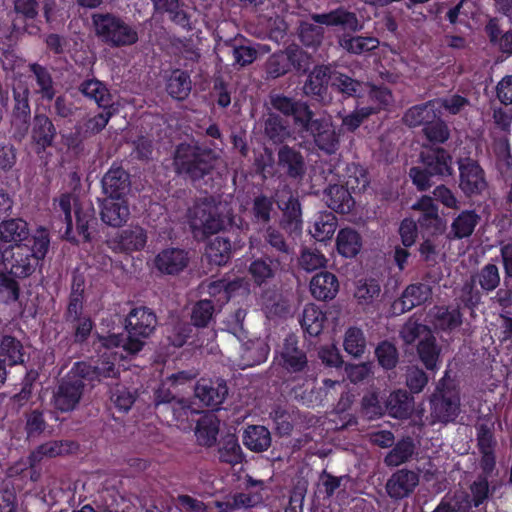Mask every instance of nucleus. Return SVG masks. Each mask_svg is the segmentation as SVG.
Listing matches in <instances>:
<instances>
[{"label": "nucleus", "mask_w": 512, "mask_h": 512, "mask_svg": "<svg viewBox=\"0 0 512 512\" xmlns=\"http://www.w3.org/2000/svg\"><path fill=\"white\" fill-rule=\"evenodd\" d=\"M118 360L117 354L105 352L92 362H75L58 383L53 395L54 407L61 412H71L79 405L86 386L94 388L106 380L118 379Z\"/></svg>", "instance_id": "f257e3e1"}, {"label": "nucleus", "mask_w": 512, "mask_h": 512, "mask_svg": "<svg viewBox=\"0 0 512 512\" xmlns=\"http://www.w3.org/2000/svg\"><path fill=\"white\" fill-rule=\"evenodd\" d=\"M219 162V157L212 149L198 145L180 143L174 151L173 165L177 175L205 193L221 186Z\"/></svg>", "instance_id": "f03ea898"}, {"label": "nucleus", "mask_w": 512, "mask_h": 512, "mask_svg": "<svg viewBox=\"0 0 512 512\" xmlns=\"http://www.w3.org/2000/svg\"><path fill=\"white\" fill-rule=\"evenodd\" d=\"M53 209L64 224L63 239L72 244L91 242L97 231L98 219L90 201H81L65 192L54 199Z\"/></svg>", "instance_id": "7ed1b4c3"}, {"label": "nucleus", "mask_w": 512, "mask_h": 512, "mask_svg": "<svg viewBox=\"0 0 512 512\" xmlns=\"http://www.w3.org/2000/svg\"><path fill=\"white\" fill-rule=\"evenodd\" d=\"M158 321L155 312L146 306L132 308L123 321L124 334H112L106 339L107 347H122L130 354L140 352L145 340L155 331Z\"/></svg>", "instance_id": "20e7f679"}, {"label": "nucleus", "mask_w": 512, "mask_h": 512, "mask_svg": "<svg viewBox=\"0 0 512 512\" xmlns=\"http://www.w3.org/2000/svg\"><path fill=\"white\" fill-rule=\"evenodd\" d=\"M49 247L50 237L47 230H37L27 243L18 244L12 249L9 270L19 279L30 277L41 266Z\"/></svg>", "instance_id": "39448f33"}, {"label": "nucleus", "mask_w": 512, "mask_h": 512, "mask_svg": "<svg viewBox=\"0 0 512 512\" xmlns=\"http://www.w3.org/2000/svg\"><path fill=\"white\" fill-rule=\"evenodd\" d=\"M189 213L191 228L196 235L201 233L206 238L219 232L230 234V231H227L228 227L239 231V228L234 229L232 217L219 212V207L212 196L198 201Z\"/></svg>", "instance_id": "423d86ee"}, {"label": "nucleus", "mask_w": 512, "mask_h": 512, "mask_svg": "<svg viewBox=\"0 0 512 512\" xmlns=\"http://www.w3.org/2000/svg\"><path fill=\"white\" fill-rule=\"evenodd\" d=\"M279 366L294 379L301 378L308 369L307 350L299 336L289 333L275 352Z\"/></svg>", "instance_id": "0eeeda50"}, {"label": "nucleus", "mask_w": 512, "mask_h": 512, "mask_svg": "<svg viewBox=\"0 0 512 512\" xmlns=\"http://www.w3.org/2000/svg\"><path fill=\"white\" fill-rule=\"evenodd\" d=\"M355 173H358L357 176H348L346 185H329V187L325 190V201L327 206L341 214L350 213L355 205V200L351 196L349 189L355 191L365 190L368 185L367 172L363 168L355 167Z\"/></svg>", "instance_id": "6e6552de"}, {"label": "nucleus", "mask_w": 512, "mask_h": 512, "mask_svg": "<svg viewBox=\"0 0 512 512\" xmlns=\"http://www.w3.org/2000/svg\"><path fill=\"white\" fill-rule=\"evenodd\" d=\"M93 24L97 36L110 45L127 46L138 40L135 28L113 15L95 14Z\"/></svg>", "instance_id": "1a4fd4ad"}, {"label": "nucleus", "mask_w": 512, "mask_h": 512, "mask_svg": "<svg viewBox=\"0 0 512 512\" xmlns=\"http://www.w3.org/2000/svg\"><path fill=\"white\" fill-rule=\"evenodd\" d=\"M459 187L467 197L480 195L487 187L485 172L479 163L471 158L458 160Z\"/></svg>", "instance_id": "9d476101"}, {"label": "nucleus", "mask_w": 512, "mask_h": 512, "mask_svg": "<svg viewBox=\"0 0 512 512\" xmlns=\"http://www.w3.org/2000/svg\"><path fill=\"white\" fill-rule=\"evenodd\" d=\"M147 231L139 225H130L118 230L108 239V247L115 253L132 254L144 249L147 243Z\"/></svg>", "instance_id": "9b49d317"}, {"label": "nucleus", "mask_w": 512, "mask_h": 512, "mask_svg": "<svg viewBox=\"0 0 512 512\" xmlns=\"http://www.w3.org/2000/svg\"><path fill=\"white\" fill-rule=\"evenodd\" d=\"M63 319L68 327L71 339L75 344L85 343L95 327V323L88 312H85L84 306H67Z\"/></svg>", "instance_id": "f8f14e48"}, {"label": "nucleus", "mask_w": 512, "mask_h": 512, "mask_svg": "<svg viewBox=\"0 0 512 512\" xmlns=\"http://www.w3.org/2000/svg\"><path fill=\"white\" fill-rule=\"evenodd\" d=\"M432 417L443 424L454 422L460 412V398L450 390H439L430 399Z\"/></svg>", "instance_id": "ddd939ff"}, {"label": "nucleus", "mask_w": 512, "mask_h": 512, "mask_svg": "<svg viewBox=\"0 0 512 512\" xmlns=\"http://www.w3.org/2000/svg\"><path fill=\"white\" fill-rule=\"evenodd\" d=\"M189 252L181 248L162 249L154 258V267L163 275L177 276L189 265Z\"/></svg>", "instance_id": "4468645a"}, {"label": "nucleus", "mask_w": 512, "mask_h": 512, "mask_svg": "<svg viewBox=\"0 0 512 512\" xmlns=\"http://www.w3.org/2000/svg\"><path fill=\"white\" fill-rule=\"evenodd\" d=\"M419 158L434 176L450 177L454 174L452 156L444 148L423 146Z\"/></svg>", "instance_id": "2eb2a0df"}, {"label": "nucleus", "mask_w": 512, "mask_h": 512, "mask_svg": "<svg viewBox=\"0 0 512 512\" xmlns=\"http://www.w3.org/2000/svg\"><path fill=\"white\" fill-rule=\"evenodd\" d=\"M419 484L418 473L403 468L395 471L387 480L385 489L393 500H402L409 497Z\"/></svg>", "instance_id": "dca6fc26"}, {"label": "nucleus", "mask_w": 512, "mask_h": 512, "mask_svg": "<svg viewBox=\"0 0 512 512\" xmlns=\"http://www.w3.org/2000/svg\"><path fill=\"white\" fill-rule=\"evenodd\" d=\"M432 289L426 283H414L408 285L401 296L396 299L391 309L393 314L400 315L407 311L412 310L414 307L424 304L431 298Z\"/></svg>", "instance_id": "f3484780"}, {"label": "nucleus", "mask_w": 512, "mask_h": 512, "mask_svg": "<svg viewBox=\"0 0 512 512\" xmlns=\"http://www.w3.org/2000/svg\"><path fill=\"white\" fill-rule=\"evenodd\" d=\"M365 87L369 89V98L374 106L358 108L352 114L344 116L343 125L348 128H357L375 110L389 105L392 101V95L386 88L369 87L368 85Z\"/></svg>", "instance_id": "a211bd4d"}, {"label": "nucleus", "mask_w": 512, "mask_h": 512, "mask_svg": "<svg viewBox=\"0 0 512 512\" xmlns=\"http://www.w3.org/2000/svg\"><path fill=\"white\" fill-rule=\"evenodd\" d=\"M282 211L280 225L292 237H299L303 230L302 207L297 196L289 195L287 201L278 202Z\"/></svg>", "instance_id": "6ab92c4d"}, {"label": "nucleus", "mask_w": 512, "mask_h": 512, "mask_svg": "<svg viewBox=\"0 0 512 512\" xmlns=\"http://www.w3.org/2000/svg\"><path fill=\"white\" fill-rule=\"evenodd\" d=\"M103 193L108 198L127 199L130 192V175L121 167H111L101 180Z\"/></svg>", "instance_id": "aec40b11"}, {"label": "nucleus", "mask_w": 512, "mask_h": 512, "mask_svg": "<svg viewBox=\"0 0 512 512\" xmlns=\"http://www.w3.org/2000/svg\"><path fill=\"white\" fill-rule=\"evenodd\" d=\"M240 240L229 235L216 236L206 246L205 255L210 264L217 266L226 265L232 257V250L240 247Z\"/></svg>", "instance_id": "412c9836"}, {"label": "nucleus", "mask_w": 512, "mask_h": 512, "mask_svg": "<svg viewBox=\"0 0 512 512\" xmlns=\"http://www.w3.org/2000/svg\"><path fill=\"white\" fill-rule=\"evenodd\" d=\"M278 166L293 180L300 181L306 174V163L302 153L288 145L282 146L278 151Z\"/></svg>", "instance_id": "4be33fe9"}, {"label": "nucleus", "mask_w": 512, "mask_h": 512, "mask_svg": "<svg viewBox=\"0 0 512 512\" xmlns=\"http://www.w3.org/2000/svg\"><path fill=\"white\" fill-rule=\"evenodd\" d=\"M306 54L299 48H289L287 52L273 55L268 63V73L272 77H279L286 73L291 66L298 69L305 68Z\"/></svg>", "instance_id": "5701e85b"}, {"label": "nucleus", "mask_w": 512, "mask_h": 512, "mask_svg": "<svg viewBox=\"0 0 512 512\" xmlns=\"http://www.w3.org/2000/svg\"><path fill=\"white\" fill-rule=\"evenodd\" d=\"M101 220L111 227H121L130 216V209L127 199L104 198L100 203Z\"/></svg>", "instance_id": "b1692460"}, {"label": "nucleus", "mask_w": 512, "mask_h": 512, "mask_svg": "<svg viewBox=\"0 0 512 512\" xmlns=\"http://www.w3.org/2000/svg\"><path fill=\"white\" fill-rule=\"evenodd\" d=\"M283 261L272 257L268 250L263 255L254 259L249 265V274L257 286L267 284L280 270Z\"/></svg>", "instance_id": "393cba45"}, {"label": "nucleus", "mask_w": 512, "mask_h": 512, "mask_svg": "<svg viewBox=\"0 0 512 512\" xmlns=\"http://www.w3.org/2000/svg\"><path fill=\"white\" fill-rule=\"evenodd\" d=\"M271 104L274 109L284 115L293 116L296 124L302 125L304 128L314 127L315 121L312 119V113L305 104L294 103L291 99L281 95L272 96Z\"/></svg>", "instance_id": "a878e982"}, {"label": "nucleus", "mask_w": 512, "mask_h": 512, "mask_svg": "<svg viewBox=\"0 0 512 512\" xmlns=\"http://www.w3.org/2000/svg\"><path fill=\"white\" fill-rule=\"evenodd\" d=\"M309 288L315 299L319 301L332 300L339 291L338 278L329 271H321L312 277Z\"/></svg>", "instance_id": "bb28decb"}, {"label": "nucleus", "mask_w": 512, "mask_h": 512, "mask_svg": "<svg viewBox=\"0 0 512 512\" xmlns=\"http://www.w3.org/2000/svg\"><path fill=\"white\" fill-rule=\"evenodd\" d=\"M196 397L208 407H218L228 395V387L224 380L198 382L195 388Z\"/></svg>", "instance_id": "cd10ccee"}, {"label": "nucleus", "mask_w": 512, "mask_h": 512, "mask_svg": "<svg viewBox=\"0 0 512 512\" xmlns=\"http://www.w3.org/2000/svg\"><path fill=\"white\" fill-rule=\"evenodd\" d=\"M26 352L21 340L9 334L0 337V362L13 367L25 362Z\"/></svg>", "instance_id": "c85d7f7f"}, {"label": "nucleus", "mask_w": 512, "mask_h": 512, "mask_svg": "<svg viewBox=\"0 0 512 512\" xmlns=\"http://www.w3.org/2000/svg\"><path fill=\"white\" fill-rule=\"evenodd\" d=\"M28 223L22 218L4 219L0 222V240L4 243L24 244L28 242Z\"/></svg>", "instance_id": "c756f323"}, {"label": "nucleus", "mask_w": 512, "mask_h": 512, "mask_svg": "<svg viewBox=\"0 0 512 512\" xmlns=\"http://www.w3.org/2000/svg\"><path fill=\"white\" fill-rule=\"evenodd\" d=\"M220 429V420L215 414L209 413L201 416L195 428V436L200 446L210 448L217 442Z\"/></svg>", "instance_id": "7c9ffc66"}, {"label": "nucleus", "mask_w": 512, "mask_h": 512, "mask_svg": "<svg viewBox=\"0 0 512 512\" xmlns=\"http://www.w3.org/2000/svg\"><path fill=\"white\" fill-rule=\"evenodd\" d=\"M438 106L439 103L432 101L423 106L412 107L404 116L406 125L410 128L435 125L440 118Z\"/></svg>", "instance_id": "2f4dec72"}, {"label": "nucleus", "mask_w": 512, "mask_h": 512, "mask_svg": "<svg viewBox=\"0 0 512 512\" xmlns=\"http://www.w3.org/2000/svg\"><path fill=\"white\" fill-rule=\"evenodd\" d=\"M75 448L76 444L73 441L51 440L36 447L30 453V459L33 463L41 462L44 458H55L71 453Z\"/></svg>", "instance_id": "473e14b6"}, {"label": "nucleus", "mask_w": 512, "mask_h": 512, "mask_svg": "<svg viewBox=\"0 0 512 512\" xmlns=\"http://www.w3.org/2000/svg\"><path fill=\"white\" fill-rule=\"evenodd\" d=\"M469 492L456 489L446 493L432 512H471Z\"/></svg>", "instance_id": "72a5a7b5"}, {"label": "nucleus", "mask_w": 512, "mask_h": 512, "mask_svg": "<svg viewBox=\"0 0 512 512\" xmlns=\"http://www.w3.org/2000/svg\"><path fill=\"white\" fill-rule=\"evenodd\" d=\"M265 251L268 249V253L283 262L287 261L291 255L292 249L286 242L284 235L275 227L268 226L265 235Z\"/></svg>", "instance_id": "f704fd0d"}, {"label": "nucleus", "mask_w": 512, "mask_h": 512, "mask_svg": "<svg viewBox=\"0 0 512 512\" xmlns=\"http://www.w3.org/2000/svg\"><path fill=\"white\" fill-rule=\"evenodd\" d=\"M481 216L475 210H463L452 221L451 233L454 239H464L470 237L476 226L479 224Z\"/></svg>", "instance_id": "c9c22d12"}, {"label": "nucleus", "mask_w": 512, "mask_h": 512, "mask_svg": "<svg viewBox=\"0 0 512 512\" xmlns=\"http://www.w3.org/2000/svg\"><path fill=\"white\" fill-rule=\"evenodd\" d=\"M338 226V219L330 211H320L315 216L311 235L319 242H326L332 239Z\"/></svg>", "instance_id": "e433bc0d"}, {"label": "nucleus", "mask_w": 512, "mask_h": 512, "mask_svg": "<svg viewBox=\"0 0 512 512\" xmlns=\"http://www.w3.org/2000/svg\"><path fill=\"white\" fill-rule=\"evenodd\" d=\"M413 404V397L406 390L399 389L390 394L386 407L392 417L406 419L412 413Z\"/></svg>", "instance_id": "4c0bfd02"}, {"label": "nucleus", "mask_w": 512, "mask_h": 512, "mask_svg": "<svg viewBox=\"0 0 512 512\" xmlns=\"http://www.w3.org/2000/svg\"><path fill=\"white\" fill-rule=\"evenodd\" d=\"M336 247L340 255L346 258L355 257L362 248V237L355 229H340L336 238Z\"/></svg>", "instance_id": "58836bf2"}, {"label": "nucleus", "mask_w": 512, "mask_h": 512, "mask_svg": "<svg viewBox=\"0 0 512 512\" xmlns=\"http://www.w3.org/2000/svg\"><path fill=\"white\" fill-rule=\"evenodd\" d=\"M243 443L251 451H266L271 445L270 431L261 425L248 426L243 434Z\"/></svg>", "instance_id": "ea45409f"}, {"label": "nucleus", "mask_w": 512, "mask_h": 512, "mask_svg": "<svg viewBox=\"0 0 512 512\" xmlns=\"http://www.w3.org/2000/svg\"><path fill=\"white\" fill-rule=\"evenodd\" d=\"M417 353L420 361L427 370L434 371L440 355V349L437 345L436 338L432 333H428L420 339L417 344Z\"/></svg>", "instance_id": "a19ab883"}, {"label": "nucleus", "mask_w": 512, "mask_h": 512, "mask_svg": "<svg viewBox=\"0 0 512 512\" xmlns=\"http://www.w3.org/2000/svg\"><path fill=\"white\" fill-rule=\"evenodd\" d=\"M313 20L317 23L325 25H340L343 28L350 29L353 31L361 29V26L359 25L358 19L355 16V14L347 12L343 9H338L328 14L313 15Z\"/></svg>", "instance_id": "79ce46f5"}, {"label": "nucleus", "mask_w": 512, "mask_h": 512, "mask_svg": "<svg viewBox=\"0 0 512 512\" xmlns=\"http://www.w3.org/2000/svg\"><path fill=\"white\" fill-rule=\"evenodd\" d=\"M415 444L411 437L400 439L384 458V463L388 467H397L406 463L413 456Z\"/></svg>", "instance_id": "37998d69"}, {"label": "nucleus", "mask_w": 512, "mask_h": 512, "mask_svg": "<svg viewBox=\"0 0 512 512\" xmlns=\"http://www.w3.org/2000/svg\"><path fill=\"white\" fill-rule=\"evenodd\" d=\"M327 318L325 314L314 304L306 305L300 320L303 330L312 337L318 336Z\"/></svg>", "instance_id": "c03bdc74"}, {"label": "nucleus", "mask_w": 512, "mask_h": 512, "mask_svg": "<svg viewBox=\"0 0 512 512\" xmlns=\"http://www.w3.org/2000/svg\"><path fill=\"white\" fill-rule=\"evenodd\" d=\"M18 279L10 270L6 268L0 270V301L2 303L12 304L19 300L21 287Z\"/></svg>", "instance_id": "a18cd8bd"}, {"label": "nucleus", "mask_w": 512, "mask_h": 512, "mask_svg": "<svg viewBox=\"0 0 512 512\" xmlns=\"http://www.w3.org/2000/svg\"><path fill=\"white\" fill-rule=\"evenodd\" d=\"M367 340L363 330L356 326L349 327L344 335L343 347L347 354L361 358L366 351Z\"/></svg>", "instance_id": "49530a36"}, {"label": "nucleus", "mask_w": 512, "mask_h": 512, "mask_svg": "<svg viewBox=\"0 0 512 512\" xmlns=\"http://www.w3.org/2000/svg\"><path fill=\"white\" fill-rule=\"evenodd\" d=\"M274 213V199L264 194H260L253 199L251 216L256 224L266 226L272 220Z\"/></svg>", "instance_id": "de8ad7c7"}, {"label": "nucleus", "mask_w": 512, "mask_h": 512, "mask_svg": "<svg viewBox=\"0 0 512 512\" xmlns=\"http://www.w3.org/2000/svg\"><path fill=\"white\" fill-rule=\"evenodd\" d=\"M109 398L113 407L122 413H127L136 400V393L131 391L127 386L116 383L109 390Z\"/></svg>", "instance_id": "09e8293b"}, {"label": "nucleus", "mask_w": 512, "mask_h": 512, "mask_svg": "<svg viewBox=\"0 0 512 512\" xmlns=\"http://www.w3.org/2000/svg\"><path fill=\"white\" fill-rule=\"evenodd\" d=\"M219 460L222 463L236 465L242 462L243 452L235 435H227L218 448Z\"/></svg>", "instance_id": "8fccbe9b"}, {"label": "nucleus", "mask_w": 512, "mask_h": 512, "mask_svg": "<svg viewBox=\"0 0 512 512\" xmlns=\"http://www.w3.org/2000/svg\"><path fill=\"white\" fill-rule=\"evenodd\" d=\"M484 294H489L500 285L499 268L493 263L485 264L474 276Z\"/></svg>", "instance_id": "3c124183"}, {"label": "nucleus", "mask_w": 512, "mask_h": 512, "mask_svg": "<svg viewBox=\"0 0 512 512\" xmlns=\"http://www.w3.org/2000/svg\"><path fill=\"white\" fill-rule=\"evenodd\" d=\"M167 92L175 99L186 98L191 90L189 75L183 71L175 70L167 80Z\"/></svg>", "instance_id": "603ef678"}, {"label": "nucleus", "mask_w": 512, "mask_h": 512, "mask_svg": "<svg viewBox=\"0 0 512 512\" xmlns=\"http://www.w3.org/2000/svg\"><path fill=\"white\" fill-rule=\"evenodd\" d=\"M331 74L332 73H329L328 67H316L309 75L307 82L304 84V93L306 95L321 96L326 89L328 80H330L329 76Z\"/></svg>", "instance_id": "864d4df0"}, {"label": "nucleus", "mask_w": 512, "mask_h": 512, "mask_svg": "<svg viewBox=\"0 0 512 512\" xmlns=\"http://www.w3.org/2000/svg\"><path fill=\"white\" fill-rule=\"evenodd\" d=\"M269 352L270 347L264 341H252L246 344L242 359L247 366L259 365L267 360Z\"/></svg>", "instance_id": "5fc2aeb1"}, {"label": "nucleus", "mask_w": 512, "mask_h": 512, "mask_svg": "<svg viewBox=\"0 0 512 512\" xmlns=\"http://www.w3.org/2000/svg\"><path fill=\"white\" fill-rule=\"evenodd\" d=\"M215 312V306L211 300L201 299L197 301L191 312V325L197 328H205L209 325Z\"/></svg>", "instance_id": "6e6d98bb"}, {"label": "nucleus", "mask_w": 512, "mask_h": 512, "mask_svg": "<svg viewBox=\"0 0 512 512\" xmlns=\"http://www.w3.org/2000/svg\"><path fill=\"white\" fill-rule=\"evenodd\" d=\"M81 92L93 99L99 107L107 108L111 103V95L106 86L98 80H88L81 85Z\"/></svg>", "instance_id": "4d7b16f0"}, {"label": "nucleus", "mask_w": 512, "mask_h": 512, "mask_svg": "<svg viewBox=\"0 0 512 512\" xmlns=\"http://www.w3.org/2000/svg\"><path fill=\"white\" fill-rule=\"evenodd\" d=\"M435 319L440 329L443 331H452L461 326L463 315L459 307L449 309L448 307L442 306L437 309Z\"/></svg>", "instance_id": "13d9d810"}, {"label": "nucleus", "mask_w": 512, "mask_h": 512, "mask_svg": "<svg viewBox=\"0 0 512 512\" xmlns=\"http://www.w3.org/2000/svg\"><path fill=\"white\" fill-rule=\"evenodd\" d=\"M375 355L379 365L385 370L394 369L398 364L399 354L397 348L387 340L381 341L377 345Z\"/></svg>", "instance_id": "bf43d9fd"}, {"label": "nucleus", "mask_w": 512, "mask_h": 512, "mask_svg": "<svg viewBox=\"0 0 512 512\" xmlns=\"http://www.w3.org/2000/svg\"><path fill=\"white\" fill-rule=\"evenodd\" d=\"M312 132L318 148L327 154L335 153L339 148L340 133L337 130H306Z\"/></svg>", "instance_id": "052dcab7"}, {"label": "nucleus", "mask_w": 512, "mask_h": 512, "mask_svg": "<svg viewBox=\"0 0 512 512\" xmlns=\"http://www.w3.org/2000/svg\"><path fill=\"white\" fill-rule=\"evenodd\" d=\"M381 287L378 280L374 278L359 281L355 291V297L360 304L373 303L380 295Z\"/></svg>", "instance_id": "680f3d73"}, {"label": "nucleus", "mask_w": 512, "mask_h": 512, "mask_svg": "<svg viewBox=\"0 0 512 512\" xmlns=\"http://www.w3.org/2000/svg\"><path fill=\"white\" fill-rule=\"evenodd\" d=\"M469 500L472 507L478 508L485 504L490 497V486L486 476H478L469 486Z\"/></svg>", "instance_id": "e2e57ef3"}, {"label": "nucleus", "mask_w": 512, "mask_h": 512, "mask_svg": "<svg viewBox=\"0 0 512 512\" xmlns=\"http://www.w3.org/2000/svg\"><path fill=\"white\" fill-rule=\"evenodd\" d=\"M340 45L348 52L360 54L378 47L379 41L374 37H349L343 38Z\"/></svg>", "instance_id": "0e129e2a"}, {"label": "nucleus", "mask_w": 512, "mask_h": 512, "mask_svg": "<svg viewBox=\"0 0 512 512\" xmlns=\"http://www.w3.org/2000/svg\"><path fill=\"white\" fill-rule=\"evenodd\" d=\"M157 11L167 12L171 19L185 27L189 24L186 13L181 9L178 0H152Z\"/></svg>", "instance_id": "69168bd1"}, {"label": "nucleus", "mask_w": 512, "mask_h": 512, "mask_svg": "<svg viewBox=\"0 0 512 512\" xmlns=\"http://www.w3.org/2000/svg\"><path fill=\"white\" fill-rule=\"evenodd\" d=\"M271 417L275 424V429L280 436L290 435L294 428L293 412L277 406L271 412Z\"/></svg>", "instance_id": "338daca9"}, {"label": "nucleus", "mask_w": 512, "mask_h": 512, "mask_svg": "<svg viewBox=\"0 0 512 512\" xmlns=\"http://www.w3.org/2000/svg\"><path fill=\"white\" fill-rule=\"evenodd\" d=\"M329 78L332 86L349 96L358 95L357 93L363 89L362 84L338 72H333Z\"/></svg>", "instance_id": "774afa93"}]
</instances>
